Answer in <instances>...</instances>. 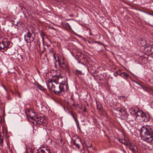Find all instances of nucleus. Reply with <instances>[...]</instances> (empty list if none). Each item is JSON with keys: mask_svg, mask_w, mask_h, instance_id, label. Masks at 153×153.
I'll list each match as a JSON object with an SVG mask.
<instances>
[{"mask_svg": "<svg viewBox=\"0 0 153 153\" xmlns=\"http://www.w3.org/2000/svg\"><path fill=\"white\" fill-rule=\"evenodd\" d=\"M119 141L121 143H124V142H124L125 141L123 140V139H119Z\"/></svg>", "mask_w": 153, "mask_h": 153, "instance_id": "cd10ccee", "label": "nucleus"}, {"mask_svg": "<svg viewBox=\"0 0 153 153\" xmlns=\"http://www.w3.org/2000/svg\"><path fill=\"white\" fill-rule=\"evenodd\" d=\"M140 119L143 121L147 122L148 120L149 117L145 114L144 116L142 117Z\"/></svg>", "mask_w": 153, "mask_h": 153, "instance_id": "ddd939ff", "label": "nucleus"}, {"mask_svg": "<svg viewBox=\"0 0 153 153\" xmlns=\"http://www.w3.org/2000/svg\"><path fill=\"white\" fill-rule=\"evenodd\" d=\"M119 112L121 113H122V112L123 111V110L122 109H119Z\"/></svg>", "mask_w": 153, "mask_h": 153, "instance_id": "f704fd0d", "label": "nucleus"}, {"mask_svg": "<svg viewBox=\"0 0 153 153\" xmlns=\"http://www.w3.org/2000/svg\"><path fill=\"white\" fill-rule=\"evenodd\" d=\"M141 136H143V139L147 142L152 143L153 139V130L150 128L143 127L140 130Z\"/></svg>", "mask_w": 153, "mask_h": 153, "instance_id": "f257e3e1", "label": "nucleus"}, {"mask_svg": "<svg viewBox=\"0 0 153 153\" xmlns=\"http://www.w3.org/2000/svg\"><path fill=\"white\" fill-rule=\"evenodd\" d=\"M118 75H120L121 74V73L120 72V71H118Z\"/></svg>", "mask_w": 153, "mask_h": 153, "instance_id": "72a5a7b5", "label": "nucleus"}, {"mask_svg": "<svg viewBox=\"0 0 153 153\" xmlns=\"http://www.w3.org/2000/svg\"><path fill=\"white\" fill-rule=\"evenodd\" d=\"M67 24H68L69 26V24H68V23H67Z\"/></svg>", "mask_w": 153, "mask_h": 153, "instance_id": "ea45409f", "label": "nucleus"}, {"mask_svg": "<svg viewBox=\"0 0 153 153\" xmlns=\"http://www.w3.org/2000/svg\"><path fill=\"white\" fill-rule=\"evenodd\" d=\"M41 152H39V153H42V152H43L45 151L44 150L42 149H41Z\"/></svg>", "mask_w": 153, "mask_h": 153, "instance_id": "2f4dec72", "label": "nucleus"}, {"mask_svg": "<svg viewBox=\"0 0 153 153\" xmlns=\"http://www.w3.org/2000/svg\"><path fill=\"white\" fill-rule=\"evenodd\" d=\"M139 42L141 46H144L146 44V40L141 38H140L139 40Z\"/></svg>", "mask_w": 153, "mask_h": 153, "instance_id": "9b49d317", "label": "nucleus"}, {"mask_svg": "<svg viewBox=\"0 0 153 153\" xmlns=\"http://www.w3.org/2000/svg\"><path fill=\"white\" fill-rule=\"evenodd\" d=\"M42 153H51L50 149H46L45 151Z\"/></svg>", "mask_w": 153, "mask_h": 153, "instance_id": "5701e85b", "label": "nucleus"}, {"mask_svg": "<svg viewBox=\"0 0 153 153\" xmlns=\"http://www.w3.org/2000/svg\"><path fill=\"white\" fill-rule=\"evenodd\" d=\"M11 46V43L7 39L4 38L1 42H0V51L3 52L7 50L8 48Z\"/></svg>", "mask_w": 153, "mask_h": 153, "instance_id": "7ed1b4c3", "label": "nucleus"}, {"mask_svg": "<svg viewBox=\"0 0 153 153\" xmlns=\"http://www.w3.org/2000/svg\"><path fill=\"white\" fill-rule=\"evenodd\" d=\"M0 145L2 146L3 145V138L1 136H0Z\"/></svg>", "mask_w": 153, "mask_h": 153, "instance_id": "412c9836", "label": "nucleus"}, {"mask_svg": "<svg viewBox=\"0 0 153 153\" xmlns=\"http://www.w3.org/2000/svg\"><path fill=\"white\" fill-rule=\"evenodd\" d=\"M58 62L59 65L66 63L64 59L63 58L62 59H58Z\"/></svg>", "mask_w": 153, "mask_h": 153, "instance_id": "f8f14e48", "label": "nucleus"}, {"mask_svg": "<svg viewBox=\"0 0 153 153\" xmlns=\"http://www.w3.org/2000/svg\"><path fill=\"white\" fill-rule=\"evenodd\" d=\"M3 87L5 89V87H4V85H3Z\"/></svg>", "mask_w": 153, "mask_h": 153, "instance_id": "58836bf2", "label": "nucleus"}, {"mask_svg": "<svg viewBox=\"0 0 153 153\" xmlns=\"http://www.w3.org/2000/svg\"><path fill=\"white\" fill-rule=\"evenodd\" d=\"M68 84H66L60 83L59 85L56 84V87H54L53 89L54 92L55 94H58L61 92L65 91L68 89Z\"/></svg>", "mask_w": 153, "mask_h": 153, "instance_id": "f03ea898", "label": "nucleus"}, {"mask_svg": "<svg viewBox=\"0 0 153 153\" xmlns=\"http://www.w3.org/2000/svg\"><path fill=\"white\" fill-rule=\"evenodd\" d=\"M54 58L55 59H56V57H54Z\"/></svg>", "mask_w": 153, "mask_h": 153, "instance_id": "79ce46f5", "label": "nucleus"}, {"mask_svg": "<svg viewBox=\"0 0 153 153\" xmlns=\"http://www.w3.org/2000/svg\"><path fill=\"white\" fill-rule=\"evenodd\" d=\"M18 96H19V97L20 98H22V97H21V95H20V94L18 92Z\"/></svg>", "mask_w": 153, "mask_h": 153, "instance_id": "7c9ffc66", "label": "nucleus"}, {"mask_svg": "<svg viewBox=\"0 0 153 153\" xmlns=\"http://www.w3.org/2000/svg\"><path fill=\"white\" fill-rule=\"evenodd\" d=\"M56 84L55 85H53L52 84H51V90L53 91V89H54V87H56Z\"/></svg>", "mask_w": 153, "mask_h": 153, "instance_id": "393cba45", "label": "nucleus"}, {"mask_svg": "<svg viewBox=\"0 0 153 153\" xmlns=\"http://www.w3.org/2000/svg\"><path fill=\"white\" fill-rule=\"evenodd\" d=\"M88 42H89V43H91V42H90L89 41H88Z\"/></svg>", "mask_w": 153, "mask_h": 153, "instance_id": "a19ab883", "label": "nucleus"}, {"mask_svg": "<svg viewBox=\"0 0 153 153\" xmlns=\"http://www.w3.org/2000/svg\"><path fill=\"white\" fill-rule=\"evenodd\" d=\"M118 71H117V72H115L114 73V75L115 76H117V75H118Z\"/></svg>", "mask_w": 153, "mask_h": 153, "instance_id": "c756f323", "label": "nucleus"}, {"mask_svg": "<svg viewBox=\"0 0 153 153\" xmlns=\"http://www.w3.org/2000/svg\"><path fill=\"white\" fill-rule=\"evenodd\" d=\"M130 111V112H134L135 114L137 111L136 109H135L133 108H131Z\"/></svg>", "mask_w": 153, "mask_h": 153, "instance_id": "a211bd4d", "label": "nucleus"}, {"mask_svg": "<svg viewBox=\"0 0 153 153\" xmlns=\"http://www.w3.org/2000/svg\"><path fill=\"white\" fill-rule=\"evenodd\" d=\"M39 50L42 53H43L45 51V48L44 47V44H43L41 46L40 45H39Z\"/></svg>", "mask_w": 153, "mask_h": 153, "instance_id": "4468645a", "label": "nucleus"}, {"mask_svg": "<svg viewBox=\"0 0 153 153\" xmlns=\"http://www.w3.org/2000/svg\"><path fill=\"white\" fill-rule=\"evenodd\" d=\"M71 143L72 144L77 147L78 149H79V144L81 143V139L77 137L75 140H73Z\"/></svg>", "mask_w": 153, "mask_h": 153, "instance_id": "0eeeda50", "label": "nucleus"}, {"mask_svg": "<svg viewBox=\"0 0 153 153\" xmlns=\"http://www.w3.org/2000/svg\"><path fill=\"white\" fill-rule=\"evenodd\" d=\"M26 115L28 119L30 118L31 120L33 119V117L35 115V111L32 109L28 110L27 112H26Z\"/></svg>", "mask_w": 153, "mask_h": 153, "instance_id": "423d86ee", "label": "nucleus"}, {"mask_svg": "<svg viewBox=\"0 0 153 153\" xmlns=\"http://www.w3.org/2000/svg\"><path fill=\"white\" fill-rule=\"evenodd\" d=\"M135 115L137 117H139L140 118H141L142 117L144 116L145 114L143 113L142 111H137Z\"/></svg>", "mask_w": 153, "mask_h": 153, "instance_id": "1a4fd4ad", "label": "nucleus"}, {"mask_svg": "<svg viewBox=\"0 0 153 153\" xmlns=\"http://www.w3.org/2000/svg\"><path fill=\"white\" fill-rule=\"evenodd\" d=\"M85 144H86V146L90 148L92 146V144L91 143H89V142L86 143H85Z\"/></svg>", "mask_w": 153, "mask_h": 153, "instance_id": "4be33fe9", "label": "nucleus"}, {"mask_svg": "<svg viewBox=\"0 0 153 153\" xmlns=\"http://www.w3.org/2000/svg\"><path fill=\"white\" fill-rule=\"evenodd\" d=\"M129 148L133 152L136 153L138 152L137 147L135 145H130L129 146Z\"/></svg>", "mask_w": 153, "mask_h": 153, "instance_id": "6e6552de", "label": "nucleus"}, {"mask_svg": "<svg viewBox=\"0 0 153 153\" xmlns=\"http://www.w3.org/2000/svg\"><path fill=\"white\" fill-rule=\"evenodd\" d=\"M70 113L72 117H73L75 122L76 121V120H77V118L75 117V116L76 115V114L74 112H72L71 111L70 112Z\"/></svg>", "mask_w": 153, "mask_h": 153, "instance_id": "dca6fc26", "label": "nucleus"}, {"mask_svg": "<svg viewBox=\"0 0 153 153\" xmlns=\"http://www.w3.org/2000/svg\"><path fill=\"white\" fill-rule=\"evenodd\" d=\"M36 120L37 123L39 125H42L44 126H46L47 125L46 120L43 117H41L37 118V120Z\"/></svg>", "mask_w": 153, "mask_h": 153, "instance_id": "39448f33", "label": "nucleus"}, {"mask_svg": "<svg viewBox=\"0 0 153 153\" xmlns=\"http://www.w3.org/2000/svg\"><path fill=\"white\" fill-rule=\"evenodd\" d=\"M150 51L152 53H153V47H152L150 48Z\"/></svg>", "mask_w": 153, "mask_h": 153, "instance_id": "c85d7f7f", "label": "nucleus"}, {"mask_svg": "<svg viewBox=\"0 0 153 153\" xmlns=\"http://www.w3.org/2000/svg\"><path fill=\"white\" fill-rule=\"evenodd\" d=\"M57 72L58 73L55 76H56L57 79H59V77L60 76L61 78V77L60 76V74L59 73L60 72V71H57Z\"/></svg>", "mask_w": 153, "mask_h": 153, "instance_id": "aec40b11", "label": "nucleus"}, {"mask_svg": "<svg viewBox=\"0 0 153 153\" xmlns=\"http://www.w3.org/2000/svg\"><path fill=\"white\" fill-rule=\"evenodd\" d=\"M118 98L119 99H123L125 98V97L124 96H119L118 97Z\"/></svg>", "mask_w": 153, "mask_h": 153, "instance_id": "a878e982", "label": "nucleus"}, {"mask_svg": "<svg viewBox=\"0 0 153 153\" xmlns=\"http://www.w3.org/2000/svg\"><path fill=\"white\" fill-rule=\"evenodd\" d=\"M82 73L81 71H79L77 70H76L75 71L74 74L76 75H80Z\"/></svg>", "mask_w": 153, "mask_h": 153, "instance_id": "6ab92c4d", "label": "nucleus"}, {"mask_svg": "<svg viewBox=\"0 0 153 153\" xmlns=\"http://www.w3.org/2000/svg\"><path fill=\"white\" fill-rule=\"evenodd\" d=\"M58 0V1L59 2H61L63 0Z\"/></svg>", "mask_w": 153, "mask_h": 153, "instance_id": "4c0bfd02", "label": "nucleus"}, {"mask_svg": "<svg viewBox=\"0 0 153 153\" xmlns=\"http://www.w3.org/2000/svg\"><path fill=\"white\" fill-rule=\"evenodd\" d=\"M35 37V33L32 32V33L28 32L27 34L25 36V40L27 42L31 43L33 42Z\"/></svg>", "mask_w": 153, "mask_h": 153, "instance_id": "20e7f679", "label": "nucleus"}, {"mask_svg": "<svg viewBox=\"0 0 153 153\" xmlns=\"http://www.w3.org/2000/svg\"><path fill=\"white\" fill-rule=\"evenodd\" d=\"M83 111L84 112H85L86 111V109L85 108H84L83 110Z\"/></svg>", "mask_w": 153, "mask_h": 153, "instance_id": "473e14b6", "label": "nucleus"}, {"mask_svg": "<svg viewBox=\"0 0 153 153\" xmlns=\"http://www.w3.org/2000/svg\"><path fill=\"white\" fill-rule=\"evenodd\" d=\"M1 116H0V123L1 122Z\"/></svg>", "mask_w": 153, "mask_h": 153, "instance_id": "c9c22d12", "label": "nucleus"}, {"mask_svg": "<svg viewBox=\"0 0 153 153\" xmlns=\"http://www.w3.org/2000/svg\"><path fill=\"white\" fill-rule=\"evenodd\" d=\"M123 78L125 79H127L130 76L125 72H123Z\"/></svg>", "mask_w": 153, "mask_h": 153, "instance_id": "2eb2a0df", "label": "nucleus"}, {"mask_svg": "<svg viewBox=\"0 0 153 153\" xmlns=\"http://www.w3.org/2000/svg\"><path fill=\"white\" fill-rule=\"evenodd\" d=\"M92 43H98V44H99L100 45H103L102 43H101L100 42H97V41H94V42L92 41Z\"/></svg>", "mask_w": 153, "mask_h": 153, "instance_id": "bb28decb", "label": "nucleus"}, {"mask_svg": "<svg viewBox=\"0 0 153 153\" xmlns=\"http://www.w3.org/2000/svg\"><path fill=\"white\" fill-rule=\"evenodd\" d=\"M78 128H79V130L80 131H81V129H80V128L79 126V125H78Z\"/></svg>", "mask_w": 153, "mask_h": 153, "instance_id": "e433bc0d", "label": "nucleus"}, {"mask_svg": "<svg viewBox=\"0 0 153 153\" xmlns=\"http://www.w3.org/2000/svg\"><path fill=\"white\" fill-rule=\"evenodd\" d=\"M60 67L66 71H68L69 68L68 64L66 63L59 65Z\"/></svg>", "mask_w": 153, "mask_h": 153, "instance_id": "9d476101", "label": "nucleus"}, {"mask_svg": "<svg viewBox=\"0 0 153 153\" xmlns=\"http://www.w3.org/2000/svg\"><path fill=\"white\" fill-rule=\"evenodd\" d=\"M97 108L98 110L100 111H102V107L101 105L97 106Z\"/></svg>", "mask_w": 153, "mask_h": 153, "instance_id": "b1692460", "label": "nucleus"}, {"mask_svg": "<svg viewBox=\"0 0 153 153\" xmlns=\"http://www.w3.org/2000/svg\"><path fill=\"white\" fill-rule=\"evenodd\" d=\"M37 87L41 91H45V89L44 88L43 86L39 84H38L37 85Z\"/></svg>", "mask_w": 153, "mask_h": 153, "instance_id": "f3484780", "label": "nucleus"}]
</instances>
